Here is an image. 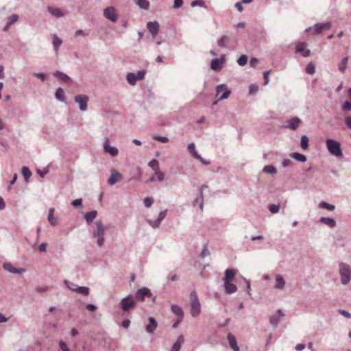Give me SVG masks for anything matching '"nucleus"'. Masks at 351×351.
Wrapping results in <instances>:
<instances>
[{
	"instance_id": "obj_1",
	"label": "nucleus",
	"mask_w": 351,
	"mask_h": 351,
	"mask_svg": "<svg viewBox=\"0 0 351 351\" xmlns=\"http://www.w3.org/2000/svg\"><path fill=\"white\" fill-rule=\"evenodd\" d=\"M105 230L104 225L101 220L95 221L93 230V237L96 239V243L99 247H101L104 244Z\"/></svg>"
},
{
	"instance_id": "obj_2",
	"label": "nucleus",
	"mask_w": 351,
	"mask_h": 351,
	"mask_svg": "<svg viewBox=\"0 0 351 351\" xmlns=\"http://www.w3.org/2000/svg\"><path fill=\"white\" fill-rule=\"evenodd\" d=\"M326 146L328 152L337 158L343 156L341 143L332 138H327L326 141Z\"/></svg>"
},
{
	"instance_id": "obj_3",
	"label": "nucleus",
	"mask_w": 351,
	"mask_h": 351,
	"mask_svg": "<svg viewBox=\"0 0 351 351\" xmlns=\"http://www.w3.org/2000/svg\"><path fill=\"white\" fill-rule=\"evenodd\" d=\"M191 314L193 317H197L201 313V304L197 293L193 291L190 293Z\"/></svg>"
},
{
	"instance_id": "obj_4",
	"label": "nucleus",
	"mask_w": 351,
	"mask_h": 351,
	"mask_svg": "<svg viewBox=\"0 0 351 351\" xmlns=\"http://www.w3.org/2000/svg\"><path fill=\"white\" fill-rule=\"evenodd\" d=\"M339 274L341 275V282L343 285H347L351 280V268L343 263L339 264Z\"/></svg>"
},
{
	"instance_id": "obj_5",
	"label": "nucleus",
	"mask_w": 351,
	"mask_h": 351,
	"mask_svg": "<svg viewBox=\"0 0 351 351\" xmlns=\"http://www.w3.org/2000/svg\"><path fill=\"white\" fill-rule=\"evenodd\" d=\"M136 306L135 298L132 295H128L123 298L120 302V307L123 313H126Z\"/></svg>"
},
{
	"instance_id": "obj_6",
	"label": "nucleus",
	"mask_w": 351,
	"mask_h": 351,
	"mask_svg": "<svg viewBox=\"0 0 351 351\" xmlns=\"http://www.w3.org/2000/svg\"><path fill=\"white\" fill-rule=\"evenodd\" d=\"M152 293L147 287L139 289L135 293L134 298L136 301H144L145 298H152Z\"/></svg>"
},
{
	"instance_id": "obj_7",
	"label": "nucleus",
	"mask_w": 351,
	"mask_h": 351,
	"mask_svg": "<svg viewBox=\"0 0 351 351\" xmlns=\"http://www.w3.org/2000/svg\"><path fill=\"white\" fill-rule=\"evenodd\" d=\"M88 97L86 95H77L74 97V101L79 104V107L81 111H85L87 110Z\"/></svg>"
},
{
	"instance_id": "obj_8",
	"label": "nucleus",
	"mask_w": 351,
	"mask_h": 351,
	"mask_svg": "<svg viewBox=\"0 0 351 351\" xmlns=\"http://www.w3.org/2000/svg\"><path fill=\"white\" fill-rule=\"evenodd\" d=\"M104 16L112 22H116L118 19L115 9L112 6H110L104 9Z\"/></svg>"
},
{
	"instance_id": "obj_9",
	"label": "nucleus",
	"mask_w": 351,
	"mask_h": 351,
	"mask_svg": "<svg viewBox=\"0 0 351 351\" xmlns=\"http://www.w3.org/2000/svg\"><path fill=\"white\" fill-rule=\"evenodd\" d=\"M3 268L10 273L16 274H22L26 271V269L23 267H21V268L14 267L13 265L10 263H4L3 265Z\"/></svg>"
},
{
	"instance_id": "obj_10",
	"label": "nucleus",
	"mask_w": 351,
	"mask_h": 351,
	"mask_svg": "<svg viewBox=\"0 0 351 351\" xmlns=\"http://www.w3.org/2000/svg\"><path fill=\"white\" fill-rule=\"evenodd\" d=\"M104 151L109 154L112 156H116L119 154V150L116 147L111 146L109 144V140L108 138L106 139V141L104 143Z\"/></svg>"
},
{
	"instance_id": "obj_11",
	"label": "nucleus",
	"mask_w": 351,
	"mask_h": 351,
	"mask_svg": "<svg viewBox=\"0 0 351 351\" xmlns=\"http://www.w3.org/2000/svg\"><path fill=\"white\" fill-rule=\"evenodd\" d=\"M208 188V186L206 184H203L199 188V195L195 198L193 202V205L198 204L199 209L202 211L204 208V202H203V189Z\"/></svg>"
},
{
	"instance_id": "obj_12",
	"label": "nucleus",
	"mask_w": 351,
	"mask_h": 351,
	"mask_svg": "<svg viewBox=\"0 0 351 351\" xmlns=\"http://www.w3.org/2000/svg\"><path fill=\"white\" fill-rule=\"evenodd\" d=\"M147 28L152 35V36H156L159 30V23L157 21H149L147 23Z\"/></svg>"
},
{
	"instance_id": "obj_13",
	"label": "nucleus",
	"mask_w": 351,
	"mask_h": 351,
	"mask_svg": "<svg viewBox=\"0 0 351 351\" xmlns=\"http://www.w3.org/2000/svg\"><path fill=\"white\" fill-rule=\"evenodd\" d=\"M306 45L305 43H300L295 48L296 53H301L304 57H308L311 54L309 49H306Z\"/></svg>"
},
{
	"instance_id": "obj_14",
	"label": "nucleus",
	"mask_w": 351,
	"mask_h": 351,
	"mask_svg": "<svg viewBox=\"0 0 351 351\" xmlns=\"http://www.w3.org/2000/svg\"><path fill=\"white\" fill-rule=\"evenodd\" d=\"M149 323L146 326L145 330L147 333L152 334L158 326V322L153 317L148 318Z\"/></svg>"
},
{
	"instance_id": "obj_15",
	"label": "nucleus",
	"mask_w": 351,
	"mask_h": 351,
	"mask_svg": "<svg viewBox=\"0 0 351 351\" xmlns=\"http://www.w3.org/2000/svg\"><path fill=\"white\" fill-rule=\"evenodd\" d=\"M284 315H285L282 313V310L278 309L277 311L276 314L270 317V324L274 326L275 328H276L279 322L280 321L281 317H284Z\"/></svg>"
},
{
	"instance_id": "obj_16",
	"label": "nucleus",
	"mask_w": 351,
	"mask_h": 351,
	"mask_svg": "<svg viewBox=\"0 0 351 351\" xmlns=\"http://www.w3.org/2000/svg\"><path fill=\"white\" fill-rule=\"evenodd\" d=\"M225 61L224 56H221L220 58L213 59L210 62V68L214 71L219 70L223 62Z\"/></svg>"
},
{
	"instance_id": "obj_17",
	"label": "nucleus",
	"mask_w": 351,
	"mask_h": 351,
	"mask_svg": "<svg viewBox=\"0 0 351 351\" xmlns=\"http://www.w3.org/2000/svg\"><path fill=\"white\" fill-rule=\"evenodd\" d=\"M332 26L330 22H326L322 23H316L314 25L315 32V34H319L323 32L324 29H329Z\"/></svg>"
},
{
	"instance_id": "obj_18",
	"label": "nucleus",
	"mask_w": 351,
	"mask_h": 351,
	"mask_svg": "<svg viewBox=\"0 0 351 351\" xmlns=\"http://www.w3.org/2000/svg\"><path fill=\"white\" fill-rule=\"evenodd\" d=\"M275 285L274 288L276 289L282 290L285 288L286 282L283 276L280 274H277L275 276Z\"/></svg>"
},
{
	"instance_id": "obj_19",
	"label": "nucleus",
	"mask_w": 351,
	"mask_h": 351,
	"mask_svg": "<svg viewBox=\"0 0 351 351\" xmlns=\"http://www.w3.org/2000/svg\"><path fill=\"white\" fill-rule=\"evenodd\" d=\"M121 178V174L120 173H119L116 170H112L111 171L110 176L108 180V183L110 185H114L119 181V180Z\"/></svg>"
},
{
	"instance_id": "obj_20",
	"label": "nucleus",
	"mask_w": 351,
	"mask_h": 351,
	"mask_svg": "<svg viewBox=\"0 0 351 351\" xmlns=\"http://www.w3.org/2000/svg\"><path fill=\"white\" fill-rule=\"evenodd\" d=\"M227 339H228L230 347L234 351H240V348L237 345L236 338L232 334L228 333L227 335Z\"/></svg>"
},
{
	"instance_id": "obj_21",
	"label": "nucleus",
	"mask_w": 351,
	"mask_h": 351,
	"mask_svg": "<svg viewBox=\"0 0 351 351\" xmlns=\"http://www.w3.org/2000/svg\"><path fill=\"white\" fill-rule=\"evenodd\" d=\"M235 275L236 271L234 269H227L224 273V277L223 278V282L232 281Z\"/></svg>"
},
{
	"instance_id": "obj_22",
	"label": "nucleus",
	"mask_w": 351,
	"mask_h": 351,
	"mask_svg": "<svg viewBox=\"0 0 351 351\" xmlns=\"http://www.w3.org/2000/svg\"><path fill=\"white\" fill-rule=\"evenodd\" d=\"M223 283L224 289L226 293L232 294L237 291V286L231 283V282H224Z\"/></svg>"
},
{
	"instance_id": "obj_23",
	"label": "nucleus",
	"mask_w": 351,
	"mask_h": 351,
	"mask_svg": "<svg viewBox=\"0 0 351 351\" xmlns=\"http://www.w3.org/2000/svg\"><path fill=\"white\" fill-rule=\"evenodd\" d=\"M319 221L326 224L330 228H334L337 224L335 220L332 217H322Z\"/></svg>"
},
{
	"instance_id": "obj_24",
	"label": "nucleus",
	"mask_w": 351,
	"mask_h": 351,
	"mask_svg": "<svg viewBox=\"0 0 351 351\" xmlns=\"http://www.w3.org/2000/svg\"><path fill=\"white\" fill-rule=\"evenodd\" d=\"M97 215V211L94 210L84 214V218L87 224H90Z\"/></svg>"
},
{
	"instance_id": "obj_25",
	"label": "nucleus",
	"mask_w": 351,
	"mask_h": 351,
	"mask_svg": "<svg viewBox=\"0 0 351 351\" xmlns=\"http://www.w3.org/2000/svg\"><path fill=\"white\" fill-rule=\"evenodd\" d=\"M301 123V120L298 117H293L289 121L287 128L295 130L299 128V124Z\"/></svg>"
},
{
	"instance_id": "obj_26",
	"label": "nucleus",
	"mask_w": 351,
	"mask_h": 351,
	"mask_svg": "<svg viewBox=\"0 0 351 351\" xmlns=\"http://www.w3.org/2000/svg\"><path fill=\"white\" fill-rule=\"evenodd\" d=\"M47 10L51 15L58 18L62 17L64 15L61 9L58 8H53L51 6H48Z\"/></svg>"
},
{
	"instance_id": "obj_27",
	"label": "nucleus",
	"mask_w": 351,
	"mask_h": 351,
	"mask_svg": "<svg viewBox=\"0 0 351 351\" xmlns=\"http://www.w3.org/2000/svg\"><path fill=\"white\" fill-rule=\"evenodd\" d=\"M171 312L175 314L178 317L183 318L184 312L182 308L176 304H173L171 306Z\"/></svg>"
},
{
	"instance_id": "obj_28",
	"label": "nucleus",
	"mask_w": 351,
	"mask_h": 351,
	"mask_svg": "<svg viewBox=\"0 0 351 351\" xmlns=\"http://www.w3.org/2000/svg\"><path fill=\"white\" fill-rule=\"evenodd\" d=\"M290 157L301 162H305L307 160L306 156L299 152L291 153Z\"/></svg>"
},
{
	"instance_id": "obj_29",
	"label": "nucleus",
	"mask_w": 351,
	"mask_h": 351,
	"mask_svg": "<svg viewBox=\"0 0 351 351\" xmlns=\"http://www.w3.org/2000/svg\"><path fill=\"white\" fill-rule=\"evenodd\" d=\"M53 75L58 77L60 80H62L64 82H71L70 77L61 71H56L53 73Z\"/></svg>"
},
{
	"instance_id": "obj_30",
	"label": "nucleus",
	"mask_w": 351,
	"mask_h": 351,
	"mask_svg": "<svg viewBox=\"0 0 351 351\" xmlns=\"http://www.w3.org/2000/svg\"><path fill=\"white\" fill-rule=\"evenodd\" d=\"M55 97L61 102H65L66 98L64 97V93L62 88L59 87L56 89L55 93Z\"/></svg>"
},
{
	"instance_id": "obj_31",
	"label": "nucleus",
	"mask_w": 351,
	"mask_h": 351,
	"mask_svg": "<svg viewBox=\"0 0 351 351\" xmlns=\"http://www.w3.org/2000/svg\"><path fill=\"white\" fill-rule=\"evenodd\" d=\"M54 210V208H51L47 217L50 224L53 226H55L57 224V219L53 216Z\"/></svg>"
},
{
	"instance_id": "obj_32",
	"label": "nucleus",
	"mask_w": 351,
	"mask_h": 351,
	"mask_svg": "<svg viewBox=\"0 0 351 351\" xmlns=\"http://www.w3.org/2000/svg\"><path fill=\"white\" fill-rule=\"evenodd\" d=\"M135 3L142 9L147 10L149 7V3L147 0H134Z\"/></svg>"
},
{
	"instance_id": "obj_33",
	"label": "nucleus",
	"mask_w": 351,
	"mask_h": 351,
	"mask_svg": "<svg viewBox=\"0 0 351 351\" xmlns=\"http://www.w3.org/2000/svg\"><path fill=\"white\" fill-rule=\"evenodd\" d=\"M187 149L195 158H196L197 157H199V154H197L195 149V144L193 143H191L188 145Z\"/></svg>"
},
{
	"instance_id": "obj_34",
	"label": "nucleus",
	"mask_w": 351,
	"mask_h": 351,
	"mask_svg": "<svg viewBox=\"0 0 351 351\" xmlns=\"http://www.w3.org/2000/svg\"><path fill=\"white\" fill-rule=\"evenodd\" d=\"M126 79L128 83L132 86L135 85L136 82L138 81L136 77L135 73H128L126 75Z\"/></svg>"
},
{
	"instance_id": "obj_35",
	"label": "nucleus",
	"mask_w": 351,
	"mask_h": 351,
	"mask_svg": "<svg viewBox=\"0 0 351 351\" xmlns=\"http://www.w3.org/2000/svg\"><path fill=\"white\" fill-rule=\"evenodd\" d=\"M21 173H22V175L24 177V179H25V181H27L28 179L32 175V173L31 171L29 170V169L27 167H26V166H24V167H22Z\"/></svg>"
},
{
	"instance_id": "obj_36",
	"label": "nucleus",
	"mask_w": 351,
	"mask_h": 351,
	"mask_svg": "<svg viewBox=\"0 0 351 351\" xmlns=\"http://www.w3.org/2000/svg\"><path fill=\"white\" fill-rule=\"evenodd\" d=\"M263 171L269 174H276L277 169L274 165H269L265 166L263 169Z\"/></svg>"
},
{
	"instance_id": "obj_37",
	"label": "nucleus",
	"mask_w": 351,
	"mask_h": 351,
	"mask_svg": "<svg viewBox=\"0 0 351 351\" xmlns=\"http://www.w3.org/2000/svg\"><path fill=\"white\" fill-rule=\"evenodd\" d=\"M308 138L306 135H303L301 137L300 146L303 150H306L308 148Z\"/></svg>"
},
{
	"instance_id": "obj_38",
	"label": "nucleus",
	"mask_w": 351,
	"mask_h": 351,
	"mask_svg": "<svg viewBox=\"0 0 351 351\" xmlns=\"http://www.w3.org/2000/svg\"><path fill=\"white\" fill-rule=\"evenodd\" d=\"M64 285L66 287L72 291L76 292L77 290L78 285L75 284L74 282H70L67 280H64Z\"/></svg>"
},
{
	"instance_id": "obj_39",
	"label": "nucleus",
	"mask_w": 351,
	"mask_h": 351,
	"mask_svg": "<svg viewBox=\"0 0 351 351\" xmlns=\"http://www.w3.org/2000/svg\"><path fill=\"white\" fill-rule=\"evenodd\" d=\"M52 40L54 49L57 51L62 42L56 34H53Z\"/></svg>"
},
{
	"instance_id": "obj_40",
	"label": "nucleus",
	"mask_w": 351,
	"mask_h": 351,
	"mask_svg": "<svg viewBox=\"0 0 351 351\" xmlns=\"http://www.w3.org/2000/svg\"><path fill=\"white\" fill-rule=\"evenodd\" d=\"M319 208H325V209H327L328 210H334L335 208V205H332V204H330L328 202H322L319 204Z\"/></svg>"
},
{
	"instance_id": "obj_41",
	"label": "nucleus",
	"mask_w": 351,
	"mask_h": 351,
	"mask_svg": "<svg viewBox=\"0 0 351 351\" xmlns=\"http://www.w3.org/2000/svg\"><path fill=\"white\" fill-rule=\"evenodd\" d=\"M305 71L306 73L310 75H313L315 72V66L313 62H309L305 69Z\"/></svg>"
},
{
	"instance_id": "obj_42",
	"label": "nucleus",
	"mask_w": 351,
	"mask_h": 351,
	"mask_svg": "<svg viewBox=\"0 0 351 351\" xmlns=\"http://www.w3.org/2000/svg\"><path fill=\"white\" fill-rule=\"evenodd\" d=\"M230 39L227 36H223L220 39L217 40V45L221 47H225L226 44L229 43Z\"/></svg>"
},
{
	"instance_id": "obj_43",
	"label": "nucleus",
	"mask_w": 351,
	"mask_h": 351,
	"mask_svg": "<svg viewBox=\"0 0 351 351\" xmlns=\"http://www.w3.org/2000/svg\"><path fill=\"white\" fill-rule=\"evenodd\" d=\"M348 62V57H345L342 59V60L341 61V62L339 64V70L341 72L343 73L345 71Z\"/></svg>"
},
{
	"instance_id": "obj_44",
	"label": "nucleus",
	"mask_w": 351,
	"mask_h": 351,
	"mask_svg": "<svg viewBox=\"0 0 351 351\" xmlns=\"http://www.w3.org/2000/svg\"><path fill=\"white\" fill-rule=\"evenodd\" d=\"M247 62V56L245 54L241 55L237 60V62L240 66H244Z\"/></svg>"
},
{
	"instance_id": "obj_45",
	"label": "nucleus",
	"mask_w": 351,
	"mask_h": 351,
	"mask_svg": "<svg viewBox=\"0 0 351 351\" xmlns=\"http://www.w3.org/2000/svg\"><path fill=\"white\" fill-rule=\"evenodd\" d=\"M19 15L16 14H13L10 16L8 18V25H12L15 23L19 20Z\"/></svg>"
},
{
	"instance_id": "obj_46",
	"label": "nucleus",
	"mask_w": 351,
	"mask_h": 351,
	"mask_svg": "<svg viewBox=\"0 0 351 351\" xmlns=\"http://www.w3.org/2000/svg\"><path fill=\"white\" fill-rule=\"evenodd\" d=\"M149 167H151L153 170L155 171H159V165H158V161L156 159L152 160L149 164Z\"/></svg>"
},
{
	"instance_id": "obj_47",
	"label": "nucleus",
	"mask_w": 351,
	"mask_h": 351,
	"mask_svg": "<svg viewBox=\"0 0 351 351\" xmlns=\"http://www.w3.org/2000/svg\"><path fill=\"white\" fill-rule=\"evenodd\" d=\"M209 254H210V252L208 248V244L206 243V244H204V247H203L202 252H200L199 257L201 258H204L206 256H208Z\"/></svg>"
},
{
	"instance_id": "obj_48",
	"label": "nucleus",
	"mask_w": 351,
	"mask_h": 351,
	"mask_svg": "<svg viewBox=\"0 0 351 351\" xmlns=\"http://www.w3.org/2000/svg\"><path fill=\"white\" fill-rule=\"evenodd\" d=\"M77 293L84 294V295H89V289L86 287H80L78 286Z\"/></svg>"
},
{
	"instance_id": "obj_49",
	"label": "nucleus",
	"mask_w": 351,
	"mask_h": 351,
	"mask_svg": "<svg viewBox=\"0 0 351 351\" xmlns=\"http://www.w3.org/2000/svg\"><path fill=\"white\" fill-rule=\"evenodd\" d=\"M191 5L192 7H195V6L206 7L205 2L204 1V0H195V1H193L191 3Z\"/></svg>"
},
{
	"instance_id": "obj_50",
	"label": "nucleus",
	"mask_w": 351,
	"mask_h": 351,
	"mask_svg": "<svg viewBox=\"0 0 351 351\" xmlns=\"http://www.w3.org/2000/svg\"><path fill=\"white\" fill-rule=\"evenodd\" d=\"M71 205L74 208H82V199H76L72 201Z\"/></svg>"
},
{
	"instance_id": "obj_51",
	"label": "nucleus",
	"mask_w": 351,
	"mask_h": 351,
	"mask_svg": "<svg viewBox=\"0 0 351 351\" xmlns=\"http://www.w3.org/2000/svg\"><path fill=\"white\" fill-rule=\"evenodd\" d=\"M58 345L60 347V350L58 351H70V349L63 341H60Z\"/></svg>"
},
{
	"instance_id": "obj_52",
	"label": "nucleus",
	"mask_w": 351,
	"mask_h": 351,
	"mask_svg": "<svg viewBox=\"0 0 351 351\" xmlns=\"http://www.w3.org/2000/svg\"><path fill=\"white\" fill-rule=\"evenodd\" d=\"M33 75L40 80L42 82H45L47 78V75L44 73H34Z\"/></svg>"
},
{
	"instance_id": "obj_53",
	"label": "nucleus",
	"mask_w": 351,
	"mask_h": 351,
	"mask_svg": "<svg viewBox=\"0 0 351 351\" xmlns=\"http://www.w3.org/2000/svg\"><path fill=\"white\" fill-rule=\"evenodd\" d=\"M160 223H161V221H160L158 219H156L155 220H149L148 221V223L154 228H158L160 226Z\"/></svg>"
},
{
	"instance_id": "obj_54",
	"label": "nucleus",
	"mask_w": 351,
	"mask_h": 351,
	"mask_svg": "<svg viewBox=\"0 0 351 351\" xmlns=\"http://www.w3.org/2000/svg\"><path fill=\"white\" fill-rule=\"evenodd\" d=\"M280 206L276 204H270L269 206V210L271 213H277L279 211Z\"/></svg>"
},
{
	"instance_id": "obj_55",
	"label": "nucleus",
	"mask_w": 351,
	"mask_h": 351,
	"mask_svg": "<svg viewBox=\"0 0 351 351\" xmlns=\"http://www.w3.org/2000/svg\"><path fill=\"white\" fill-rule=\"evenodd\" d=\"M154 203V199L152 197H146L144 199V205L147 208L151 207Z\"/></svg>"
},
{
	"instance_id": "obj_56",
	"label": "nucleus",
	"mask_w": 351,
	"mask_h": 351,
	"mask_svg": "<svg viewBox=\"0 0 351 351\" xmlns=\"http://www.w3.org/2000/svg\"><path fill=\"white\" fill-rule=\"evenodd\" d=\"M145 73H146V71L145 70L138 71L137 72V73L135 74L137 80H143L144 78V77H145Z\"/></svg>"
},
{
	"instance_id": "obj_57",
	"label": "nucleus",
	"mask_w": 351,
	"mask_h": 351,
	"mask_svg": "<svg viewBox=\"0 0 351 351\" xmlns=\"http://www.w3.org/2000/svg\"><path fill=\"white\" fill-rule=\"evenodd\" d=\"M230 95V91L226 89L223 91V94L220 96V97L219 98L218 100L222 101V100L226 99L228 98Z\"/></svg>"
},
{
	"instance_id": "obj_58",
	"label": "nucleus",
	"mask_w": 351,
	"mask_h": 351,
	"mask_svg": "<svg viewBox=\"0 0 351 351\" xmlns=\"http://www.w3.org/2000/svg\"><path fill=\"white\" fill-rule=\"evenodd\" d=\"M342 110L343 111H350L351 110V102L349 101H346L343 103L342 106Z\"/></svg>"
},
{
	"instance_id": "obj_59",
	"label": "nucleus",
	"mask_w": 351,
	"mask_h": 351,
	"mask_svg": "<svg viewBox=\"0 0 351 351\" xmlns=\"http://www.w3.org/2000/svg\"><path fill=\"white\" fill-rule=\"evenodd\" d=\"M154 139L161 142V143H167L169 141V138L167 136H155Z\"/></svg>"
},
{
	"instance_id": "obj_60",
	"label": "nucleus",
	"mask_w": 351,
	"mask_h": 351,
	"mask_svg": "<svg viewBox=\"0 0 351 351\" xmlns=\"http://www.w3.org/2000/svg\"><path fill=\"white\" fill-rule=\"evenodd\" d=\"M339 313L348 319H351V313L343 309H339Z\"/></svg>"
},
{
	"instance_id": "obj_61",
	"label": "nucleus",
	"mask_w": 351,
	"mask_h": 351,
	"mask_svg": "<svg viewBox=\"0 0 351 351\" xmlns=\"http://www.w3.org/2000/svg\"><path fill=\"white\" fill-rule=\"evenodd\" d=\"M156 176L159 182H162L165 179V175L160 171H157L155 173Z\"/></svg>"
},
{
	"instance_id": "obj_62",
	"label": "nucleus",
	"mask_w": 351,
	"mask_h": 351,
	"mask_svg": "<svg viewBox=\"0 0 351 351\" xmlns=\"http://www.w3.org/2000/svg\"><path fill=\"white\" fill-rule=\"evenodd\" d=\"M227 89V86L226 84H220L218 85L216 88L217 94H219L221 92H223Z\"/></svg>"
},
{
	"instance_id": "obj_63",
	"label": "nucleus",
	"mask_w": 351,
	"mask_h": 351,
	"mask_svg": "<svg viewBox=\"0 0 351 351\" xmlns=\"http://www.w3.org/2000/svg\"><path fill=\"white\" fill-rule=\"evenodd\" d=\"M48 172H49V169H43V170L37 169V173L41 178H44L45 176V175L48 173Z\"/></svg>"
},
{
	"instance_id": "obj_64",
	"label": "nucleus",
	"mask_w": 351,
	"mask_h": 351,
	"mask_svg": "<svg viewBox=\"0 0 351 351\" xmlns=\"http://www.w3.org/2000/svg\"><path fill=\"white\" fill-rule=\"evenodd\" d=\"M183 4V0H174L173 1V8L178 9L180 8Z\"/></svg>"
}]
</instances>
